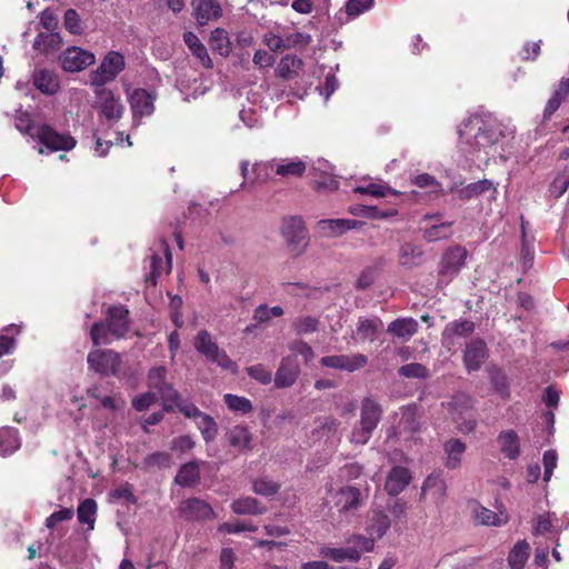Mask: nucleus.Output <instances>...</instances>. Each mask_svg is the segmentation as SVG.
<instances>
[{"label": "nucleus", "mask_w": 569, "mask_h": 569, "mask_svg": "<svg viewBox=\"0 0 569 569\" xmlns=\"http://www.w3.org/2000/svg\"><path fill=\"white\" fill-rule=\"evenodd\" d=\"M94 93L93 108L101 119L110 126L117 123L124 114L126 107L120 94L106 87H92Z\"/></svg>", "instance_id": "7ed1b4c3"}, {"label": "nucleus", "mask_w": 569, "mask_h": 569, "mask_svg": "<svg viewBox=\"0 0 569 569\" xmlns=\"http://www.w3.org/2000/svg\"><path fill=\"white\" fill-rule=\"evenodd\" d=\"M380 405L371 398H366L361 406L360 425L375 430L381 418Z\"/></svg>", "instance_id": "cd10ccee"}, {"label": "nucleus", "mask_w": 569, "mask_h": 569, "mask_svg": "<svg viewBox=\"0 0 569 569\" xmlns=\"http://www.w3.org/2000/svg\"><path fill=\"white\" fill-rule=\"evenodd\" d=\"M78 520L80 523L87 525L89 530H92L96 522L97 502L91 499H84L77 510Z\"/></svg>", "instance_id": "37998d69"}, {"label": "nucleus", "mask_w": 569, "mask_h": 569, "mask_svg": "<svg viewBox=\"0 0 569 569\" xmlns=\"http://www.w3.org/2000/svg\"><path fill=\"white\" fill-rule=\"evenodd\" d=\"M421 254L419 248L411 243H405L399 251V261L402 266L411 267L419 262Z\"/></svg>", "instance_id": "603ef678"}, {"label": "nucleus", "mask_w": 569, "mask_h": 569, "mask_svg": "<svg viewBox=\"0 0 569 569\" xmlns=\"http://www.w3.org/2000/svg\"><path fill=\"white\" fill-rule=\"evenodd\" d=\"M191 7L196 20L201 26L218 20L222 16V8L218 0H192Z\"/></svg>", "instance_id": "dca6fc26"}, {"label": "nucleus", "mask_w": 569, "mask_h": 569, "mask_svg": "<svg viewBox=\"0 0 569 569\" xmlns=\"http://www.w3.org/2000/svg\"><path fill=\"white\" fill-rule=\"evenodd\" d=\"M33 86L43 94L53 96L60 89V80L57 73L47 69L34 70L32 74Z\"/></svg>", "instance_id": "6ab92c4d"}, {"label": "nucleus", "mask_w": 569, "mask_h": 569, "mask_svg": "<svg viewBox=\"0 0 569 569\" xmlns=\"http://www.w3.org/2000/svg\"><path fill=\"white\" fill-rule=\"evenodd\" d=\"M467 258L466 249L461 247H455L449 249L440 264L439 274L442 281H450L461 269Z\"/></svg>", "instance_id": "ddd939ff"}, {"label": "nucleus", "mask_w": 569, "mask_h": 569, "mask_svg": "<svg viewBox=\"0 0 569 569\" xmlns=\"http://www.w3.org/2000/svg\"><path fill=\"white\" fill-rule=\"evenodd\" d=\"M390 527V520L386 513L376 512L367 526V532L375 539L381 538Z\"/></svg>", "instance_id": "49530a36"}, {"label": "nucleus", "mask_w": 569, "mask_h": 569, "mask_svg": "<svg viewBox=\"0 0 569 569\" xmlns=\"http://www.w3.org/2000/svg\"><path fill=\"white\" fill-rule=\"evenodd\" d=\"M88 393H89V396L98 399L104 408H108L113 411L122 409L126 403V401L121 397H117V396L100 397L97 388L89 389Z\"/></svg>", "instance_id": "6e6d98bb"}, {"label": "nucleus", "mask_w": 569, "mask_h": 569, "mask_svg": "<svg viewBox=\"0 0 569 569\" xmlns=\"http://www.w3.org/2000/svg\"><path fill=\"white\" fill-rule=\"evenodd\" d=\"M410 471L405 467H393L387 476L385 489L390 496H397L409 485Z\"/></svg>", "instance_id": "412c9836"}, {"label": "nucleus", "mask_w": 569, "mask_h": 569, "mask_svg": "<svg viewBox=\"0 0 569 569\" xmlns=\"http://www.w3.org/2000/svg\"><path fill=\"white\" fill-rule=\"evenodd\" d=\"M280 230L291 252L299 256L306 250L308 246V232L301 218H284Z\"/></svg>", "instance_id": "6e6552de"}, {"label": "nucleus", "mask_w": 569, "mask_h": 569, "mask_svg": "<svg viewBox=\"0 0 569 569\" xmlns=\"http://www.w3.org/2000/svg\"><path fill=\"white\" fill-rule=\"evenodd\" d=\"M449 190L450 192H456L458 198L461 200H469L486 192L490 193V198H495L497 193V188L495 187L493 182L487 179L469 183L462 188L450 186Z\"/></svg>", "instance_id": "a211bd4d"}, {"label": "nucleus", "mask_w": 569, "mask_h": 569, "mask_svg": "<svg viewBox=\"0 0 569 569\" xmlns=\"http://www.w3.org/2000/svg\"><path fill=\"white\" fill-rule=\"evenodd\" d=\"M64 28L72 34H81L83 31L82 22L78 12L69 9L64 13Z\"/></svg>", "instance_id": "680f3d73"}, {"label": "nucleus", "mask_w": 569, "mask_h": 569, "mask_svg": "<svg viewBox=\"0 0 569 569\" xmlns=\"http://www.w3.org/2000/svg\"><path fill=\"white\" fill-rule=\"evenodd\" d=\"M472 406V398L466 393L455 395L446 405V409L457 430L463 435L472 432L477 426L476 420L470 415Z\"/></svg>", "instance_id": "20e7f679"}, {"label": "nucleus", "mask_w": 569, "mask_h": 569, "mask_svg": "<svg viewBox=\"0 0 569 569\" xmlns=\"http://www.w3.org/2000/svg\"><path fill=\"white\" fill-rule=\"evenodd\" d=\"M301 63L302 62L300 59L291 56H286L280 60L277 71L280 77L288 78L291 72H295L297 69L300 68Z\"/></svg>", "instance_id": "69168bd1"}, {"label": "nucleus", "mask_w": 569, "mask_h": 569, "mask_svg": "<svg viewBox=\"0 0 569 569\" xmlns=\"http://www.w3.org/2000/svg\"><path fill=\"white\" fill-rule=\"evenodd\" d=\"M19 333V329L14 325L4 328L0 333V358L9 355L16 348L14 336Z\"/></svg>", "instance_id": "3c124183"}, {"label": "nucleus", "mask_w": 569, "mask_h": 569, "mask_svg": "<svg viewBox=\"0 0 569 569\" xmlns=\"http://www.w3.org/2000/svg\"><path fill=\"white\" fill-rule=\"evenodd\" d=\"M530 546L527 541L521 540L511 549L508 562L511 569H522L528 560Z\"/></svg>", "instance_id": "a19ab883"}, {"label": "nucleus", "mask_w": 569, "mask_h": 569, "mask_svg": "<svg viewBox=\"0 0 569 569\" xmlns=\"http://www.w3.org/2000/svg\"><path fill=\"white\" fill-rule=\"evenodd\" d=\"M157 391L163 400V407L166 410L171 409L173 405L177 406V402L181 400L178 391L171 385L164 383L158 388Z\"/></svg>", "instance_id": "052dcab7"}, {"label": "nucleus", "mask_w": 569, "mask_h": 569, "mask_svg": "<svg viewBox=\"0 0 569 569\" xmlns=\"http://www.w3.org/2000/svg\"><path fill=\"white\" fill-rule=\"evenodd\" d=\"M14 127L23 136L37 139V129L39 126L34 123L30 113L20 111L14 117Z\"/></svg>", "instance_id": "a18cd8bd"}, {"label": "nucleus", "mask_w": 569, "mask_h": 569, "mask_svg": "<svg viewBox=\"0 0 569 569\" xmlns=\"http://www.w3.org/2000/svg\"><path fill=\"white\" fill-rule=\"evenodd\" d=\"M224 403L234 412L246 415L252 410L251 401L244 397L227 393L224 395Z\"/></svg>", "instance_id": "864d4df0"}, {"label": "nucleus", "mask_w": 569, "mask_h": 569, "mask_svg": "<svg viewBox=\"0 0 569 569\" xmlns=\"http://www.w3.org/2000/svg\"><path fill=\"white\" fill-rule=\"evenodd\" d=\"M183 40L191 53L199 60L204 68H211L212 61L208 54L207 48L202 44L200 39L191 31L183 34Z\"/></svg>", "instance_id": "2f4dec72"}, {"label": "nucleus", "mask_w": 569, "mask_h": 569, "mask_svg": "<svg viewBox=\"0 0 569 569\" xmlns=\"http://www.w3.org/2000/svg\"><path fill=\"white\" fill-rule=\"evenodd\" d=\"M251 438L249 429L244 426H236L228 432L230 445L238 450L249 449Z\"/></svg>", "instance_id": "79ce46f5"}, {"label": "nucleus", "mask_w": 569, "mask_h": 569, "mask_svg": "<svg viewBox=\"0 0 569 569\" xmlns=\"http://www.w3.org/2000/svg\"><path fill=\"white\" fill-rule=\"evenodd\" d=\"M126 61L123 54L117 51L108 52L99 67L90 73L91 87H104L106 83L113 81L124 69Z\"/></svg>", "instance_id": "0eeeda50"}, {"label": "nucleus", "mask_w": 569, "mask_h": 569, "mask_svg": "<svg viewBox=\"0 0 569 569\" xmlns=\"http://www.w3.org/2000/svg\"><path fill=\"white\" fill-rule=\"evenodd\" d=\"M475 517L481 525L500 526L502 523L501 518L496 512L481 506L475 508Z\"/></svg>", "instance_id": "bf43d9fd"}, {"label": "nucleus", "mask_w": 569, "mask_h": 569, "mask_svg": "<svg viewBox=\"0 0 569 569\" xmlns=\"http://www.w3.org/2000/svg\"><path fill=\"white\" fill-rule=\"evenodd\" d=\"M486 358L487 347L482 340L476 339L467 345L463 361L469 371L480 369Z\"/></svg>", "instance_id": "4be33fe9"}, {"label": "nucleus", "mask_w": 569, "mask_h": 569, "mask_svg": "<svg viewBox=\"0 0 569 569\" xmlns=\"http://www.w3.org/2000/svg\"><path fill=\"white\" fill-rule=\"evenodd\" d=\"M128 101L132 113V127L138 128L143 117H150L154 112L157 96L146 89L127 90Z\"/></svg>", "instance_id": "1a4fd4ad"}, {"label": "nucleus", "mask_w": 569, "mask_h": 569, "mask_svg": "<svg viewBox=\"0 0 569 569\" xmlns=\"http://www.w3.org/2000/svg\"><path fill=\"white\" fill-rule=\"evenodd\" d=\"M318 319L305 316L300 317L295 322V328L298 335H309L318 330Z\"/></svg>", "instance_id": "0e129e2a"}, {"label": "nucleus", "mask_w": 569, "mask_h": 569, "mask_svg": "<svg viewBox=\"0 0 569 569\" xmlns=\"http://www.w3.org/2000/svg\"><path fill=\"white\" fill-rule=\"evenodd\" d=\"M171 456L168 452L157 451L148 455L143 459V466L148 469L151 468H169L171 466Z\"/></svg>", "instance_id": "5fc2aeb1"}, {"label": "nucleus", "mask_w": 569, "mask_h": 569, "mask_svg": "<svg viewBox=\"0 0 569 569\" xmlns=\"http://www.w3.org/2000/svg\"><path fill=\"white\" fill-rule=\"evenodd\" d=\"M231 509L237 515H261L266 511V508L252 497L234 500L231 505Z\"/></svg>", "instance_id": "ea45409f"}, {"label": "nucleus", "mask_w": 569, "mask_h": 569, "mask_svg": "<svg viewBox=\"0 0 569 569\" xmlns=\"http://www.w3.org/2000/svg\"><path fill=\"white\" fill-rule=\"evenodd\" d=\"M373 6V0H349L346 4V11L350 18H356L368 11Z\"/></svg>", "instance_id": "338daca9"}, {"label": "nucleus", "mask_w": 569, "mask_h": 569, "mask_svg": "<svg viewBox=\"0 0 569 569\" xmlns=\"http://www.w3.org/2000/svg\"><path fill=\"white\" fill-rule=\"evenodd\" d=\"M247 373L262 385H268L272 380L271 371L261 363L248 367Z\"/></svg>", "instance_id": "774afa93"}, {"label": "nucleus", "mask_w": 569, "mask_h": 569, "mask_svg": "<svg viewBox=\"0 0 569 569\" xmlns=\"http://www.w3.org/2000/svg\"><path fill=\"white\" fill-rule=\"evenodd\" d=\"M413 183L421 189H427L430 193L438 194L442 192V184L428 173L418 174Z\"/></svg>", "instance_id": "13d9d810"}, {"label": "nucleus", "mask_w": 569, "mask_h": 569, "mask_svg": "<svg viewBox=\"0 0 569 569\" xmlns=\"http://www.w3.org/2000/svg\"><path fill=\"white\" fill-rule=\"evenodd\" d=\"M335 505L339 512L355 510L360 505V491L353 486L340 488L335 497Z\"/></svg>", "instance_id": "a878e982"}, {"label": "nucleus", "mask_w": 569, "mask_h": 569, "mask_svg": "<svg viewBox=\"0 0 569 569\" xmlns=\"http://www.w3.org/2000/svg\"><path fill=\"white\" fill-rule=\"evenodd\" d=\"M353 192L369 194L375 198L398 197L400 194L399 191L388 184L373 181L372 179H362L360 183L353 188Z\"/></svg>", "instance_id": "393cba45"}, {"label": "nucleus", "mask_w": 569, "mask_h": 569, "mask_svg": "<svg viewBox=\"0 0 569 569\" xmlns=\"http://www.w3.org/2000/svg\"><path fill=\"white\" fill-rule=\"evenodd\" d=\"M421 496H429L437 506L443 503L447 497V483L441 471L432 472L422 483Z\"/></svg>", "instance_id": "2eb2a0df"}, {"label": "nucleus", "mask_w": 569, "mask_h": 569, "mask_svg": "<svg viewBox=\"0 0 569 569\" xmlns=\"http://www.w3.org/2000/svg\"><path fill=\"white\" fill-rule=\"evenodd\" d=\"M61 46V38L58 33H40L33 43V48L42 51L44 53H49L50 51H56Z\"/></svg>", "instance_id": "09e8293b"}, {"label": "nucleus", "mask_w": 569, "mask_h": 569, "mask_svg": "<svg viewBox=\"0 0 569 569\" xmlns=\"http://www.w3.org/2000/svg\"><path fill=\"white\" fill-rule=\"evenodd\" d=\"M62 69L67 72H79L96 61L93 53L79 47L67 48L59 56Z\"/></svg>", "instance_id": "f8f14e48"}, {"label": "nucleus", "mask_w": 569, "mask_h": 569, "mask_svg": "<svg viewBox=\"0 0 569 569\" xmlns=\"http://www.w3.org/2000/svg\"><path fill=\"white\" fill-rule=\"evenodd\" d=\"M180 512L189 520L211 519L216 516L211 506L199 498L183 501L180 506Z\"/></svg>", "instance_id": "f3484780"}, {"label": "nucleus", "mask_w": 569, "mask_h": 569, "mask_svg": "<svg viewBox=\"0 0 569 569\" xmlns=\"http://www.w3.org/2000/svg\"><path fill=\"white\" fill-rule=\"evenodd\" d=\"M350 212L353 216L363 217V218H368V219H388V218L396 217L398 214V210L395 207H389L387 209H380L378 207L361 206V204L351 207Z\"/></svg>", "instance_id": "473e14b6"}, {"label": "nucleus", "mask_w": 569, "mask_h": 569, "mask_svg": "<svg viewBox=\"0 0 569 569\" xmlns=\"http://www.w3.org/2000/svg\"><path fill=\"white\" fill-rule=\"evenodd\" d=\"M458 133L460 150L471 161L482 162L513 132L491 114H475L460 124Z\"/></svg>", "instance_id": "f257e3e1"}, {"label": "nucleus", "mask_w": 569, "mask_h": 569, "mask_svg": "<svg viewBox=\"0 0 569 569\" xmlns=\"http://www.w3.org/2000/svg\"><path fill=\"white\" fill-rule=\"evenodd\" d=\"M209 46L211 50L218 52L222 57H228L232 50L229 33L222 28H217L211 32Z\"/></svg>", "instance_id": "f704fd0d"}, {"label": "nucleus", "mask_w": 569, "mask_h": 569, "mask_svg": "<svg viewBox=\"0 0 569 569\" xmlns=\"http://www.w3.org/2000/svg\"><path fill=\"white\" fill-rule=\"evenodd\" d=\"M349 547H353L359 551V558L362 552H368L373 550L375 547V538L370 536V538L363 537L361 535H355L348 540Z\"/></svg>", "instance_id": "e2e57ef3"}, {"label": "nucleus", "mask_w": 569, "mask_h": 569, "mask_svg": "<svg viewBox=\"0 0 569 569\" xmlns=\"http://www.w3.org/2000/svg\"><path fill=\"white\" fill-rule=\"evenodd\" d=\"M569 96V78H562L555 90L552 97L548 100L545 108V117L552 116L561 102Z\"/></svg>", "instance_id": "4c0bfd02"}, {"label": "nucleus", "mask_w": 569, "mask_h": 569, "mask_svg": "<svg viewBox=\"0 0 569 569\" xmlns=\"http://www.w3.org/2000/svg\"><path fill=\"white\" fill-rule=\"evenodd\" d=\"M280 486L268 478H259L252 485V490L260 496L270 497L278 492Z\"/></svg>", "instance_id": "4d7b16f0"}, {"label": "nucleus", "mask_w": 569, "mask_h": 569, "mask_svg": "<svg viewBox=\"0 0 569 569\" xmlns=\"http://www.w3.org/2000/svg\"><path fill=\"white\" fill-rule=\"evenodd\" d=\"M21 446V439L14 428H0V456L6 457L16 452Z\"/></svg>", "instance_id": "7c9ffc66"}, {"label": "nucleus", "mask_w": 569, "mask_h": 569, "mask_svg": "<svg viewBox=\"0 0 569 569\" xmlns=\"http://www.w3.org/2000/svg\"><path fill=\"white\" fill-rule=\"evenodd\" d=\"M37 140L50 152L70 151L77 141L69 133H59L48 124H40L37 129Z\"/></svg>", "instance_id": "9b49d317"}, {"label": "nucleus", "mask_w": 569, "mask_h": 569, "mask_svg": "<svg viewBox=\"0 0 569 569\" xmlns=\"http://www.w3.org/2000/svg\"><path fill=\"white\" fill-rule=\"evenodd\" d=\"M320 362L322 366L328 368H335L352 372L365 367L368 362V359L365 355L361 353L336 355L323 357Z\"/></svg>", "instance_id": "4468645a"}, {"label": "nucleus", "mask_w": 569, "mask_h": 569, "mask_svg": "<svg viewBox=\"0 0 569 569\" xmlns=\"http://www.w3.org/2000/svg\"><path fill=\"white\" fill-rule=\"evenodd\" d=\"M176 482L182 487H193L200 480L199 465L196 461L184 463L180 467Z\"/></svg>", "instance_id": "c9c22d12"}, {"label": "nucleus", "mask_w": 569, "mask_h": 569, "mask_svg": "<svg viewBox=\"0 0 569 569\" xmlns=\"http://www.w3.org/2000/svg\"><path fill=\"white\" fill-rule=\"evenodd\" d=\"M87 361L89 369L101 376H114L118 378L124 376L121 357L113 350H92L89 352Z\"/></svg>", "instance_id": "39448f33"}, {"label": "nucleus", "mask_w": 569, "mask_h": 569, "mask_svg": "<svg viewBox=\"0 0 569 569\" xmlns=\"http://www.w3.org/2000/svg\"><path fill=\"white\" fill-rule=\"evenodd\" d=\"M490 380L495 390L499 396L507 400L510 397L509 382L505 372L498 368H493L490 371Z\"/></svg>", "instance_id": "8fccbe9b"}, {"label": "nucleus", "mask_w": 569, "mask_h": 569, "mask_svg": "<svg viewBox=\"0 0 569 569\" xmlns=\"http://www.w3.org/2000/svg\"><path fill=\"white\" fill-rule=\"evenodd\" d=\"M194 348L209 361L217 363L222 369L229 370L232 373L237 372V363L232 361L223 350L219 349L218 345L213 341L208 331L201 330L197 335L194 339Z\"/></svg>", "instance_id": "423d86ee"}, {"label": "nucleus", "mask_w": 569, "mask_h": 569, "mask_svg": "<svg viewBox=\"0 0 569 569\" xmlns=\"http://www.w3.org/2000/svg\"><path fill=\"white\" fill-rule=\"evenodd\" d=\"M359 224V221L351 219H323L318 222V229L326 237H338Z\"/></svg>", "instance_id": "b1692460"}, {"label": "nucleus", "mask_w": 569, "mask_h": 569, "mask_svg": "<svg viewBox=\"0 0 569 569\" xmlns=\"http://www.w3.org/2000/svg\"><path fill=\"white\" fill-rule=\"evenodd\" d=\"M475 325L472 321L462 320V321H453L446 326L445 331L442 333V342L445 346L453 345V337H466L473 332Z\"/></svg>", "instance_id": "c756f323"}, {"label": "nucleus", "mask_w": 569, "mask_h": 569, "mask_svg": "<svg viewBox=\"0 0 569 569\" xmlns=\"http://www.w3.org/2000/svg\"><path fill=\"white\" fill-rule=\"evenodd\" d=\"M381 320L379 318L359 319L357 323L356 335L360 341L373 342L381 328Z\"/></svg>", "instance_id": "72a5a7b5"}, {"label": "nucleus", "mask_w": 569, "mask_h": 569, "mask_svg": "<svg viewBox=\"0 0 569 569\" xmlns=\"http://www.w3.org/2000/svg\"><path fill=\"white\" fill-rule=\"evenodd\" d=\"M497 442L506 458L515 460L519 457L520 440L515 430H502L497 437Z\"/></svg>", "instance_id": "bb28decb"}, {"label": "nucleus", "mask_w": 569, "mask_h": 569, "mask_svg": "<svg viewBox=\"0 0 569 569\" xmlns=\"http://www.w3.org/2000/svg\"><path fill=\"white\" fill-rule=\"evenodd\" d=\"M426 219L436 220L435 223L426 228L423 234L426 240L436 241L450 234L451 222H440L437 217H427Z\"/></svg>", "instance_id": "de8ad7c7"}, {"label": "nucleus", "mask_w": 569, "mask_h": 569, "mask_svg": "<svg viewBox=\"0 0 569 569\" xmlns=\"http://www.w3.org/2000/svg\"><path fill=\"white\" fill-rule=\"evenodd\" d=\"M129 311L123 306L110 307L106 322H96L90 331L94 346L108 345L113 338H122L129 330Z\"/></svg>", "instance_id": "f03ea898"}, {"label": "nucleus", "mask_w": 569, "mask_h": 569, "mask_svg": "<svg viewBox=\"0 0 569 569\" xmlns=\"http://www.w3.org/2000/svg\"><path fill=\"white\" fill-rule=\"evenodd\" d=\"M306 162L300 158L273 159L267 162L257 163L254 170L260 176L262 171L268 176L274 172L281 177H301L306 171Z\"/></svg>", "instance_id": "9d476101"}, {"label": "nucleus", "mask_w": 569, "mask_h": 569, "mask_svg": "<svg viewBox=\"0 0 569 569\" xmlns=\"http://www.w3.org/2000/svg\"><path fill=\"white\" fill-rule=\"evenodd\" d=\"M418 330V321L413 318H399L390 322L387 331L392 336L408 341Z\"/></svg>", "instance_id": "c85d7f7f"}, {"label": "nucleus", "mask_w": 569, "mask_h": 569, "mask_svg": "<svg viewBox=\"0 0 569 569\" xmlns=\"http://www.w3.org/2000/svg\"><path fill=\"white\" fill-rule=\"evenodd\" d=\"M194 423L206 442L212 441L217 437L218 425L211 416L201 412V415L194 420Z\"/></svg>", "instance_id": "c03bdc74"}, {"label": "nucleus", "mask_w": 569, "mask_h": 569, "mask_svg": "<svg viewBox=\"0 0 569 569\" xmlns=\"http://www.w3.org/2000/svg\"><path fill=\"white\" fill-rule=\"evenodd\" d=\"M299 375V366L295 357H286L276 372L274 385L277 388H286L295 383Z\"/></svg>", "instance_id": "aec40b11"}, {"label": "nucleus", "mask_w": 569, "mask_h": 569, "mask_svg": "<svg viewBox=\"0 0 569 569\" xmlns=\"http://www.w3.org/2000/svg\"><path fill=\"white\" fill-rule=\"evenodd\" d=\"M466 443L460 439L452 438L447 440L443 443L445 466L450 470L458 469L461 466L462 456L466 451Z\"/></svg>", "instance_id": "5701e85b"}, {"label": "nucleus", "mask_w": 569, "mask_h": 569, "mask_svg": "<svg viewBox=\"0 0 569 569\" xmlns=\"http://www.w3.org/2000/svg\"><path fill=\"white\" fill-rule=\"evenodd\" d=\"M320 556L323 558H329L336 562H342L345 560L349 561H358L359 560V551L353 547H345V548H330L323 547L319 551Z\"/></svg>", "instance_id": "e433bc0d"}, {"label": "nucleus", "mask_w": 569, "mask_h": 569, "mask_svg": "<svg viewBox=\"0 0 569 569\" xmlns=\"http://www.w3.org/2000/svg\"><path fill=\"white\" fill-rule=\"evenodd\" d=\"M163 251L166 259H163L160 256L153 254L151 257L150 267L151 272L148 277V281L156 282L157 277H159L161 273L166 272L168 273L171 269V253L169 251V248L167 244H163Z\"/></svg>", "instance_id": "58836bf2"}]
</instances>
